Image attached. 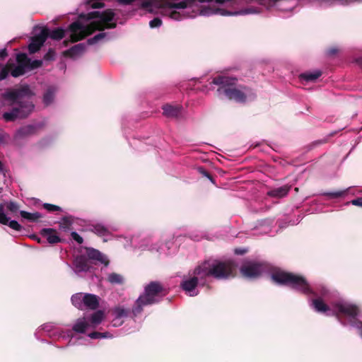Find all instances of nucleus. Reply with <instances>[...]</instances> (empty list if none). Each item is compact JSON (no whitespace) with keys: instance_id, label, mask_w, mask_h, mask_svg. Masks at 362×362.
<instances>
[{"instance_id":"obj_1","label":"nucleus","mask_w":362,"mask_h":362,"mask_svg":"<svg viewBox=\"0 0 362 362\" xmlns=\"http://www.w3.org/2000/svg\"><path fill=\"white\" fill-rule=\"evenodd\" d=\"M300 0H146V11L160 13L174 21L193 18L197 16H238L257 13L259 9L253 6L257 3L269 9L291 11Z\"/></svg>"},{"instance_id":"obj_2","label":"nucleus","mask_w":362,"mask_h":362,"mask_svg":"<svg viewBox=\"0 0 362 362\" xmlns=\"http://www.w3.org/2000/svg\"><path fill=\"white\" fill-rule=\"evenodd\" d=\"M236 265L231 260L224 262L216 259L205 261L193 272L192 275L185 278L181 284L182 289L189 296H195L199 293L197 286L204 285L206 277L214 276L221 279L233 276Z\"/></svg>"},{"instance_id":"obj_3","label":"nucleus","mask_w":362,"mask_h":362,"mask_svg":"<svg viewBox=\"0 0 362 362\" xmlns=\"http://www.w3.org/2000/svg\"><path fill=\"white\" fill-rule=\"evenodd\" d=\"M114 17L115 13L111 9L81 13L78 19L69 26L68 32L71 40H81L95 30L115 28L116 21Z\"/></svg>"},{"instance_id":"obj_4","label":"nucleus","mask_w":362,"mask_h":362,"mask_svg":"<svg viewBox=\"0 0 362 362\" xmlns=\"http://www.w3.org/2000/svg\"><path fill=\"white\" fill-rule=\"evenodd\" d=\"M31 95L32 92L28 86L3 93L2 96L8 101V105H16L11 111L3 114L4 119L6 122H11L28 116L34 109V105L29 100Z\"/></svg>"},{"instance_id":"obj_5","label":"nucleus","mask_w":362,"mask_h":362,"mask_svg":"<svg viewBox=\"0 0 362 362\" xmlns=\"http://www.w3.org/2000/svg\"><path fill=\"white\" fill-rule=\"evenodd\" d=\"M236 78L218 76L214 78L213 83L218 86V95L238 103H244L253 98L252 92L245 87L236 85Z\"/></svg>"},{"instance_id":"obj_6","label":"nucleus","mask_w":362,"mask_h":362,"mask_svg":"<svg viewBox=\"0 0 362 362\" xmlns=\"http://www.w3.org/2000/svg\"><path fill=\"white\" fill-rule=\"evenodd\" d=\"M271 278L276 284L291 286L305 294L313 293L315 296L316 295L307 281L301 276L276 269L272 274Z\"/></svg>"},{"instance_id":"obj_7","label":"nucleus","mask_w":362,"mask_h":362,"mask_svg":"<svg viewBox=\"0 0 362 362\" xmlns=\"http://www.w3.org/2000/svg\"><path fill=\"white\" fill-rule=\"evenodd\" d=\"M163 296V288L160 284L151 282L145 287L144 292L136 300L132 308L133 313L136 315L141 313L144 306L151 305L158 302Z\"/></svg>"},{"instance_id":"obj_8","label":"nucleus","mask_w":362,"mask_h":362,"mask_svg":"<svg viewBox=\"0 0 362 362\" xmlns=\"http://www.w3.org/2000/svg\"><path fill=\"white\" fill-rule=\"evenodd\" d=\"M93 260L107 264L106 257L103 255L97 250L91 249L88 250L87 257L79 256L75 259L74 263V272L78 274L81 272L89 271Z\"/></svg>"},{"instance_id":"obj_9","label":"nucleus","mask_w":362,"mask_h":362,"mask_svg":"<svg viewBox=\"0 0 362 362\" xmlns=\"http://www.w3.org/2000/svg\"><path fill=\"white\" fill-rule=\"evenodd\" d=\"M105 319V313L98 310L90 317L78 318L73 326V330L78 333H85L95 329Z\"/></svg>"},{"instance_id":"obj_10","label":"nucleus","mask_w":362,"mask_h":362,"mask_svg":"<svg viewBox=\"0 0 362 362\" xmlns=\"http://www.w3.org/2000/svg\"><path fill=\"white\" fill-rule=\"evenodd\" d=\"M100 298L94 294L78 293L72 296L71 302L78 309L95 310L99 305Z\"/></svg>"},{"instance_id":"obj_11","label":"nucleus","mask_w":362,"mask_h":362,"mask_svg":"<svg viewBox=\"0 0 362 362\" xmlns=\"http://www.w3.org/2000/svg\"><path fill=\"white\" fill-rule=\"evenodd\" d=\"M265 267L264 264L253 261H247L240 267V273L245 278L255 279L264 272Z\"/></svg>"},{"instance_id":"obj_12","label":"nucleus","mask_w":362,"mask_h":362,"mask_svg":"<svg viewBox=\"0 0 362 362\" xmlns=\"http://www.w3.org/2000/svg\"><path fill=\"white\" fill-rule=\"evenodd\" d=\"M48 37V29L41 28L40 33H36L32 38L31 42L28 45L30 53H35L42 46L46 39Z\"/></svg>"},{"instance_id":"obj_13","label":"nucleus","mask_w":362,"mask_h":362,"mask_svg":"<svg viewBox=\"0 0 362 362\" xmlns=\"http://www.w3.org/2000/svg\"><path fill=\"white\" fill-rule=\"evenodd\" d=\"M18 65L11 70V75L18 77L24 74L28 70V57L24 53H19L16 55Z\"/></svg>"},{"instance_id":"obj_14","label":"nucleus","mask_w":362,"mask_h":362,"mask_svg":"<svg viewBox=\"0 0 362 362\" xmlns=\"http://www.w3.org/2000/svg\"><path fill=\"white\" fill-rule=\"evenodd\" d=\"M129 313V309L125 308L122 305L116 306L112 310V315L114 316L112 320V325L114 327H117L122 325V321L121 320L122 318L126 317Z\"/></svg>"},{"instance_id":"obj_15","label":"nucleus","mask_w":362,"mask_h":362,"mask_svg":"<svg viewBox=\"0 0 362 362\" xmlns=\"http://www.w3.org/2000/svg\"><path fill=\"white\" fill-rule=\"evenodd\" d=\"M0 223L4 225H8L12 229L19 231L21 229V226L16 221H9V218L7 217L4 211L3 205H0Z\"/></svg>"},{"instance_id":"obj_16","label":"nucleus","mask_w":362,"mask_h":362,"mask_svg":"<svg viewBox=\"0 0 362 362\" xmlns=\"http://www.w3.org/2000/svg\"><path fill=\"white\" fill-rule=\"evenodd\" d=\"M85 52V45L83 43H79L74 45L69 49L64 52V55L69 57L72 59H77L81 57Z\"/></svg>"},{"instance_id":"obj_17","label":"nucleus","mask_w":362,"mask_h":362,"mask_svg":"<svg viewBox=\"0 0 362 362\" xmlns=\"http://www.w3.org/2000/svg\"><path fill=\"white\" fill-rule=\"evenodd\" d=\"M42 234L46 238L49 243H57L61 241V239L57 235L55 230L52 228H44L42 230Z\"/></svg>"},{"instance_id":"obj_18","label":"nucleus","mask_w":362,"mask_h":362,"mask_svg":"<svg viewBox=\"0 0 362 362\" xmlns=\"http://www.w3.org/2000/svg\"><path fill=\"white\" fill-rule=\"evenodd\" d=\"M163 115L168 117H177L180 112V107L178 105H165L163 107Z\"/></svg>"},{"instance_id":"obj_19","label":"nucleus","mask_w":362,"mask_h":362,"mask_svg":"<svg viewBox=\"0 0 362 362\" xmlns=\"http://www.w3.org/2000/svg\"><path fill=\"white\" fill-rule=\"evenodd\" d=\"M322 74L320 70H315L313 71H308L300 75V78L305 81H315Z\"/></svg>"},{"instance_id":"obj_20","label":"nucleus","mask_w":362,"mask_h":362,"mask_svg":"<svg viewBox=\"0 0 362 362\" xmlns=\"http://www.w3.org/2000/svg\"><path fill=\"white\" fill-rule=\"evenodd\" d=\"M20 214L22 216V218L32 222L37 221L40 218H42L41 214L38 212L29 213L25 211H21Z\"/></svg>"},{"instance_id":"obj_21","label":"nucleus","mask_w":362,"mask_h":362,"mask_svg":"<svg viewBox=\"0 0 362 362\" xmlns=\"http://www.w3.org/2000/svg\"><path fill=\"white\" fill-rule=\"evenodd\" d=\"M55 88L53 87L49 88L43 96V102L46 105H50L54 100Z\"/></svg>"},{"instance_id":"obj_22","label":"nucleus","mask_w":362,"mask_h":362,"mask_svg":"<svg viewBox=\"0 0 362 362\" xmlns=\"http://www.w3.org/2000/svg\"><path fill=\"white\" fill-rule=\"evenodd\" d=\"M290 189V187L288 186H284L281 187H279L269 192V194L276 197H283L287 194Z\"/></svg>"},{"instance_id":"obj_23","label":"nucleus","mask_w":362,"mask_h":362,"mask_svg":"<svg viewBox=\"0 0 362 362\" xmlns=\"http://www.w3.org/2000/svg\"><path fill=\"white\" fill-rule=\"evenodd\" d=\"M107 280L112 284H122L124 282L122 276L116 273L110 274Z\"/></svg>"},{"instance_id":"obj_24","label":"nucleus","mask_w":362,"mask_h":362,"mask_svg":"<svg viewBox=\"0 0 362 362\" xmlns=\"http://www.w3.org/2000/svg\"><path fill=\"white\" fill-rule=\"evenodd\" d=\"M64 36V30L62 28H56L52 31L48 30V37L54 40H60Z\"/></svg>"},{"instance_id":"obj_25","label":"nucleus","mask_w":362,"mask_h":362,"mask_svg":"<svg viewBox=\"0 0 362 362\" xmlns=\"http://www.w3.org/2000/svg\"><path fill=\"white\" fill-rule=\"evenodd\" d=\"M93 231L100 235V236H102V237H105L106 235H107L108 234V230L103 225H100V224H97L95 226H93Z\"/></svg>"},{"instance_id":"obj_26","label":"nucleus","mask_w":362,"mask_h":362,"mask_svg":"<svg viewBox=\"0 0 362 362\" xmlns=\"http://www.w3.org/2000/svg\"><path fill=\"white\" fill-rule=\"evenodd\" d=\"M34 131V127L31 125L25 126L20 129H18L16 132L17 136H24L26 135H28L30 134H32Z\"/></svg>"},{"instance_id":"obj_27","label":"nucleus","mask_w":362,"mask_h":362,"mask_svg":"<svg viewBox=\"0 0 362 362\" xmlns=\"http://www.w3.org/2000/svg\"><path fill=\"white\" fill-rule=\"evenodd\" d=\"M104 6V4L98 1L95 0H86V7L87 9L91 8H98Z\"/></svg>"},{"instance_id":"obj_28","label":"nucleus","mask_w":362,"mask_h":362,"mask_svg":"<svg viewBox=\"0 0 362 362\" xmlns=\"http://www.w3.org/2000/svg\"><path fill=\"white\" fill-rule=\"evenodd\" d=\"M88 337L91 339H99V338H110L112 337V336L108 332H93L88 334Z\"/></svg>"},{"instance_id":"obj_29","label":"nucleus","mask_w":362,"mask_h":362,"mask_svg":"<svg viewBox=\"0 0 362 362\" xmlns=\"http://www.w3.org/2000/svg\"><path fill=\"white\" fill-rule=\"evenodd\" d=\"M28 70H32V69H36V68H38L40 66H41L42 64V62L41 60H33V61H30L28 58Z\"/></svg>"},{"instance_id":"obj_30","label":"nucleus","mask_w":362,"mask_h":362,"mask_svg":"<svg viewBox=\"0 0 362 362\" xmlns=\"http://www.w3.org/2000/svg\"><path fill=\"white\" fill-rule=\"evenodd\" d=\"M105 36H106V34L105 33H100L95 35L93 37L90 38L88 40V43L89 45L95 44V43L100 41L101 40L104 39L105 37Z\"/></svg>"},{"instance_id":"obj_31","label":"nucleus","mask_w":362,"mask_h":362,"mask_svg":"<svg viewBox=\"0 0 362 362\" xmlns=\"http://www.w3.org/2000/svg\"><path fill=\"white\" fill-rule=\"evenodd\" d=\"M161 24L162 21L159 18H155L149 22V25L151 28H158Z\"/></svg>"},{"instance_id":"obj_32","label":"nucleus","mask_w":362,"mask_h":362,"mask_svg":"<svg viewBox=\"0 0 362 362\" xmlns=\"http://www.w3.org/2000/svg\"><path fill=\"white\" fill-rule=\"evenodd\" d=\"M10 68L8 66L0 68V81L6 78Z\"/></svg>"},{"instance_id":"obj_33","label":"nucleus","mask_w":362,"mask_h":362,"mask_svg":"<svg viewBox=\"0 0 362 362\" xmlns=\"http://www.w3.org/2000/svg\"><path fill=\"white\" fill-rule=\"evenodd\" d=\"M44 208L49 211H59L60 210V207L51 204H44Z\"/></svg>"},{"instance_id":"obj_34","label":"nucleus","mask_w":362,"mask_h":362,"mask_svg":"<svg viewBox=\"0 0 362 362\" xmlns=\"http://www.w3.org/2000/svg\"><path fill=\"white\" fill-rule=\"evenodd\" d=\"M7 209L11 212H16L18 209V206L16 203L10 202L6 205Z\"/></svg>"},{"instance_id":"obj_35","label":"nucleus","mask_w":362,"mask_h":362,"mask_svg":"<svg viewBox=\"0 0 362 362\" xmlns=\"http://www.w3.org/2000/svg\"><path fill=\"white\" fill-rule=\"evenodd\" d=\"M326 194L327 196L330 197L331 198H338V197H341L344 194V192L337 191V192H328Z\"/></svg>"},{"instance_id":"obj_36","label":"nucleus","mask_w":362,"mask_h":362,"mask_svg":"<svg viewBox=\"0 0 362 362\" xmlns=\"http://www.w3.org/2000/svg\"><path fill=\"white\" fill-rule=\"evenodd\" d=\"M72 238L76 240L78 243L81 244L83 243V238L76 232L71 233Z\"/></svg>"},{"instance_id":"obj_37","label":"nucleus","mask_w":362,"mask_h":362,"mask_svg":"<svg viewBox=\"0 0 362 362\" xmlns=\"http://www.w3.org/2000/svg\"><path fill=\"white\" fill-rule=\"evenodd\" d=\"M351 203L354 206H362V198L354 199Z\"/></svg>"},{"instance_id":"obj_38","label":"nucleus","mask_w":362,"mask_h":362,"mask_svg":"<svg viewBox=\"0 0 362 362\" xmlns=\"http://www.w3.org/2000/svg\"><path fill=\"white\" fill-rule=\"evenodd\" d=\"M235 252L238 255H242L245 252V250L242 249H235Z\"/></svg>"},{"instance_id":"obj_39","label":"nucleus","mask_w":362,"mask_h":362,"mask_svg":"<svg viewBox=\"0 0 362 362\" xmlns=\"http://www.w3.org/2000/svg\"><path fill=\"white\" fill-rule=\"evenodd\" d=\"M6 55V49L0 50V57H4Z\"/></svg>"},{"instance_id":"obj_40","label":"nucleus","mask_w":362,"mask_h":362,"mask_svg":"<svg viewBox=\"0 0 362 362\" xmlns=\"http://www.w3.org/2000/svg\"><path fill=\"white\" fill-rule=\"evenodd\" d=\"M150 250H156L157 251H164V249L163 247L156 248V247H151Z\"/></svg>"},{"instance_id":"obj_41","label":"nucleus","mask_w":362,"mask_h":362,"mask_svg":"<svg viewBox=\"0 0 362 362\" xmlns=\"http://www.w3.org/2000/svg\"><path fill=\"white\" fill-rule=\"evenodd\" d=\"M329 52L330 54H334V53L337 52V50L335 49H329Z\"/></svg>"},{"instance_id":"obj_42","label":"nucleus","mask_w":362,"mask_h":362,"mask_svg":"<svg viewBox=\"0 0 362 362\" xmlns=\"http://www.w3.org/2000/svg\"><path fill=\"white\" fill-rule=\"evenodd\" d=\"M3 171V164L0 161V173Z\"/></svg>"},{"instance_id":"obj_43","label":"nucleus","mask_w":362,"mask_h":362,"mask_svg":"<svg viewBox=\"0 0 362 362\" xmlns=\"http://www.w3.org/2000/svg\"><path fill=\"white\" fill-rule=\"evenodd\" d=\"M72 340H73V337L71 336V340L69 341V344H75V343H74V342H72Z\"/></svg>"},{"instance_id":"obj_44","label":"nucleus","mask_w":362,"mask_h":362,"mask_svg":"<svg viewBox=\"0 0 362 362\" xmlns=\"http://www.w3.org/2000/svg\"><path fill=\"white\" fill-rule=\"evenodd\" d=\"M125 240H126V242H127V243H124V245L126 247V246L128 245V243H129V240H127V239H125Z\"/></svg>"},{"instance_id":"obj_45","label":"nucleus","mask_w":362,"mask_h":362,"mask_svg":"<svg viewBox=\"0 0 362 362\" xmlns=\"http://www.w3.org/2000/svg\"><path fill=\"white\" fill-rule=\"evenodd\" d=\"M71 335V331H69L67 334V337H69Z\"/></svg>"},{"instance_id":"obj_46","label":"nucleus","mask_w":362,"mask_h":362,"mask_svg":"<svg viewBox=\"0 0 362 362\" xmlns=\"http://www.w3.org/2000/svg\"><path fill=\"white\" fill-rule=\"evenodd\" d=\"M51 52H52V51H51V50H50V51H49V53L45 56V58L48 59V54H49V53H51Z\"/></svg>"}]
</instances>
